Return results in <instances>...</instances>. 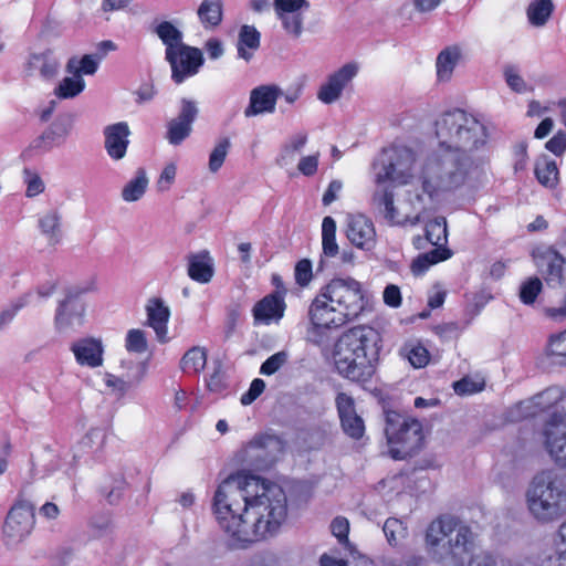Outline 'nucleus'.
Instances as JSON below:
<instances>
[{"label":"nucleus","mask_w":566,"mask_h":566,"mask_svg":"<svg viewBox=\"0 0 566 566\" xmlns=\"http://www.w3.org/2000/svg\"><path fill=\"white\" fill-rule=\"evenodd\" d=\"M212 511L228 546L243 549L279 531L287 515V499L276 483L237 473L217 488Z\"/></svg>","instance_id":"obj_1"},{"label":"nucleus","mask_w":566,"mask_h":566,"mask_svg":"<svg viewBox=\"0 0 566 566\" xmlns=\"http://www.w3.org/2000/svg\"><path fill=\"white\" fill-rule=\"evenodd\" d=\"M381 336L373 327L356 326L345 332L334 350L335 368L343 378L368 389L376 374Z\"/></svg>","instance_id":"obj_2"},{"label":"nucleus","mask_w":566,"mask_h":566,"mask_svg":"<svg viewBox=\"0 0 566 566\" xmlns=\"http://www.w3.org/2000/svg\"><path fill=\"white\" fill-rule=\"evenodd\" d=\"M462 148L438 149L428 157L422 171V188L432 197L437 191H452L481 172V163Z\"/></svg>","instance_id":"obj_3"},{"label":"nucleus","mask_w":566,"mask_h":566,"mask_svg":"<svg viewBox=\"0 0 566 566\" xmlns=\"http://www.w3.org/2000/svg\"><path fill=\"white\" fill-rule=\"evenodd\" d=\"M471 527L451 515L433 520L426 532V547L431 558L442 566H464L475 548Z\"/></svg>","instance_id":"obj_4"},{"label":"nucleus","mask_w":566,"mask_h":566,"mask_svg":"<svg viewBox=\"0 0 566 566\" xmlns=\"http://www.w3.org/2000/svg\"><path fill=\"white\" fill-rule=\"evenodd\" d=\"M439 147L473 151L486 144L485 126L472 114L455 108L444 112L434 123Z\"/></svg>","instance_id":"obj_5"},{"label":"nucleus","mask_w":566,"mask_h":566,"mask_svg":"<svg viewBox=\"0 0 566 566\" xmlns=\"http://www.w3.org/2000/svg\"><path fill=\"white\" fill-rule=\"evenodd\" d=\"M528 509L542 523L566 515V473L549 469L536 474L528 495Z\"/></svg>","instance_id":"obj_6"},{"label":"nucleus","mask_w":566,"mask_h":566,"mask_svg":"<svg viewBox=\"0 0 566 566\" xmlns=\"http://www.w3.org/2000/svg\"><path fill=\"white\" fill-rule=\"evenodd\" d=\"M386 416L385 434L388 443L397 446L391 449L395 459H405L417 453L423 446L422 424L418 419L403 417L391 410H384Z\"/></svg>","instance_id":"obj_7"},{"label":"nucleus","mask_w":566,"mask_h":566,"mask_svg":"<svg viewBox=\"0 0 566 566\" xmlns=\"http://www.w3.org/2000/svg\"><path fill=\"white\" fill-rule=\"evenodd\" d=\"M322 296L334 304L346 323L357 318L368 305L361 283L352 276L332 279L322 286Z\"/></svg>","instance_id":"obj_8"},{"label":"nucleus","mask_w":566,"mask_h":566,"mask_svg":"<svg viewBox=\"0 0 566 566\" xmlns=\"http://www.w3.org/2000/svg\"><path fill=\"white\" fill-rule=\"evenodd\" d=\"M415 153L406 146H391L384 148L374 164L376 182L387 181L406 185L412 177Z\"/></svg>","instance_id":"obj_9"},{"label":"nucleus","mask_w":566,"mask_h":566,"mask_svg":"<svg viewBox=\"0 0 566 566\" xmlns=\"http://www.w3.org/2000/svg\"><path fill=\"white\" fill-rule=\"evenodd\" d=\"M34 504L25 489H21L10 507L2 527L7 544H15L28 537L35 524Z\"/></svg>","instance_id":"obj_10"},{"label":"nucleus","mask_w":566,"mask_h":566,"mask_svg":"<svg viewBox=\"0 0 566 566\" xmlns=\"http://www.w3.org/2000/svg\"><path fill=\"white\" fill-rule=\"evenodd\" d=\"M333 305L329 300L322 296V289L310 305L308 318L312 326L307 331V338L315 345H324L328 340V331L346 324Z\"/></svg>","instance_id":"obj_11"},{"label":"nucleus","mask_w":566,"mask_h":566,"mask_svg":"<svg viewBox=\"0 0 566 566\" xmlns=\"http://www.w3.org/2000/svg\"><path fill=\"white\" fill-rule=\"evenodd\" d=\"M94 283H87L85 286L73 285L64 290V297L59 301L54 316V325L59 332H64L84 322L85 304L82 295L94 291Z\"/></svg>","instance_id":"obj_12"},{"label":"nucleus","mask_w":566,"mask_h":566,"mask_svg":"<svg viewBox=\"0 0 566 566\" xmlns=\"http://www.w3.org/2000/svg\"><path fill=\"white\" fill-rule=\"evenodd\" d=\"M286 442L273 433L255 436L245 447V461L255 470L270 469L284 452Z\"/></svg>","instance_id":"obj_13"},{"label":"nucleus","mask_w":566,"mask_h":566,"mask_svg":"<svg viewBox=\"0 0 566 566\" xmlns=\"http://www.w3.org/2000/svg\"><path fill=\"white\" fill-rule=\"evenodd\" d=\"M544 444L556 465L566 469V415L554 412L544 426Z\"/></svg>","instance_id":"obj_14"},{"label":"nucleus","mask_w":566,"mask_h":566,"mask_svg":"<svg viewBox=\"0 0 566 566\" xmlns=\"http://www.w3.org/2000/svg\"><path fill=\"white\" fill-rule=\"evenodd\" d=\"M199 115L197 103L189 98L180 99L179 113L167 122L166 139L172 146L181 145L191 134L192 125Z\"/></svg>","instance_id":"obj_15"},{"label":"nucleus","mask_w":566,"mask_h":566,"mask_svg":"<svg viewBox=\"0 0 566 566\" xmlns=\"http://www.w3.org/2000/svg\"><path fill=\"white\" fill-rule=\"evenodd\" d=\"M166 61L171 67V80L176 84H181L186 78L196 75L205 63L201 50L190 45L182 46Z\"/></svg>","instance_id":"obj_16"},{"label":"nucleus","mask_w":566,"mask_h":566,"mask_svg":"<svg viewBox=\"0 0 566 566\" xmlns=\"http://www.w3.org/2000/svg\"><path fill=\"white\" fill-rule=\"evenodd\" d=\"M533 259L539 273L549 287H560L564 283L565 259L553 248H538L533 251Z\"/></svg>","instance_id":"obj_17"},{"label":"nucleus","mask_w":566,"mask_h":566,"mask_svg":"<svg viewBox=\"0 0 566 566\" xmlns=\"http://www.w3.org/2000/svg\"><path fill=\"white\" fill-rule=\"evenodd\" d=\"M335 405L343 431L352 439H360L365 433V423L356 412L354 398L346 392H339Z\"/></svg>","instance_id":"obj_18"},{"label":"nucleus","mask_w":566,"mask_h":566,"mask_svg":"<svg viewBox=\"0 0 566 566\" xmlns=\"http://www.w3.org/2000/svg\"><path fill=\"white\" fill-rule=\"evenodd\" d=\"M358 66L355 63H347L328 76L317 93V97L324 104L336 102L346 85L356 76Z\"/></svg>","instance_id":"obj_19"},{"label":"nucleus","mask_w":566,"mask_h":566,"mask_svg":"<svg viewBox=\"0 0 566 566\" xmlns=\"http://www.w3.org/2000/svg\"><path fill=\"white\" fill-rule=\"evenodd\" d=\"M346 235L352 244L361 250L369 251L376 243L375 227L364 214L348 216Z\"/></svg>","instance_id":"obj_20"},{"label":"nucleus","mask_w":566,"mask_h":566,"mask_svg":"<svg viewBox=\"0 0 566 566\" xmlns=\"http://www.w3.org/2000/svg\"><path fill=\"white\" fill-rule=\"evenodd\" d=\"M283 95L276 85H260L250 92L249 105L244 109L245 117H252L275 111L276 101Z\"/></svg>","instance_id":"obj_21"},{"label":"nucleus","mask_w":566,"mask_h":566,"mask_svg":"<svg viewBox=\"0 0 566 566\" xmlns=\"http://www.w3.org/2000/svg\"><path fill=\"white\" fill-rule=\"evenodd\" d=\"M104 148L113 160H120L126 156L129 145L130 129L126 122H118L104 127Z\"/></svg>","instance_id":"obj_22"},{"label":"nucleus","mask_w":566,"mask_h":566,"mask_svg":"<svg viewBox=\"0 0 566 566\" xmlns=\"http://www.w3.org/2000/svg\"><path fill=\"white\" fill-rule=\"evenodd\" d=\"M285 294L286 290H283V292H273L256 302L252 308L255 324L279 322L283 317L286 307L284 302Z\"/></svg>","instance_id":"obj_23"},{"label":"nucleus","mask_w":566,"mask_h":566,"mask_svg":"<svg viewBox=\"0 0 566 566\" xmlns=\"http://www.w3.org/2000/svg\"><path fill=\"white\" fill-rule=\"evenodd\" d=\"M72 128L69 117H57L36 139L33 140L31 147L42 153L59 147L66 140Z\"/></svg>","instance_id":"obj_24"},{"label":"nucleus","mask_w":566,"mask_h":566,"mask_svg":"<svg viewBox=\"0 0 566 566\" xmlns=\"http://www.w3.org/2000/svg\"><path fill=\"white\" fill-rule=\"evenodd\" d=\"M147 325L155 331L157 340L161 344L167 343V324L170 317V310L161 298H150L146 305Z\"/></svg>","instance_id":"obj_25"},{"label":"nucleus","mask_w":566,"mask_h":566,"mask_svg":"<svg viewBox=\"0 0 566 566\" xmlns=\"http://www.w3.org/2000/svg\"><path fill=\"white\" fill-rule=\"evenodd\" d=\"M60 69V62L51 50L33 53L29 56L24 73L25 76L39 74L44 80L53 78Z\"/></svg>","instance_id":"obj_26"},{"label":"nucleus","mask_w":566,"mask_h":566,"mask_svg":"<svg viewBox=\"0 0 566 566\" xmlns=\"http://www.w3.org/2000/svg\"><path fill=\"white\" fill-rule=\"evenodd\" d=\"M71 349L80 365L97 367L103 363V346L98 339H80L72 345Z\"/></svg>","instance_id":"obj_27"},{"label":"nucleus","mask_w":566,"mask_h":566,"mask_svg":"<svg viewBox=\"0 0 566 566\" xmlns=\"http://www.w3.org/2000/svg\"><path fill=\"white\" fill-rule=\"evenodd\" d=\"M373 202L390 224H406L409 222L410 224L415 226L420 221L419 216H416L413 218L407 217L402 221L397 219L398 211L394 205V192L390 189L386 188L376 191L373 196Z\"/></svg>","instance_id":"obj_28"},{"label":"nucleus","mask_w":566,"mask_h":566,"mask_svg":"<svg viewBox=\"0 0 566 566\" xmlns=\"http://www.w3.org/2000/svg\"><path fill=\"white\" fill-rule=\"evenodd\" d=\"M188 275L191 280L206 284L211 281L214 268L208 251H201L188 256Z\"/></svg>","instance_id":"obj_29"},{"label":"nucleus","mask_w":566,"mask_h":566,"mask_svg":"<svg viewBox=\"0 0 566 566\" xmlns=\"http://www.w3.org/2000/svg\"><path fill=\"white\" fill-rule=\"evenodd\" d=\"M66 72L73 74L72 77H64L54 93L59 98H73L81 94L85 88V82L77 72V60L72 57L66 64Z\"/></svg>","instance_id":"obj_30"},{"label":"nucleus","mask_w":566,"mask_h":566,"mask_svg":"<svg viewBox=\"0 0 566 566\" xmlns=\"http://www.w3.org/2000/svg\"><path fill=\"white\" fill-rule=\"evenodd\" d=\"M154 33L161 40L166 46L165 59L171 56L174 53L181 50L182 46H188L182 42V32L175 27L170 21H163L154 29Z\"/></svg>","instance_id":"obj_31"},{"label":"nucleus","mask_w":566,"mask_h":566,"mask_svg":"<svg viewBox=\"0 0 566 566\" xmlns=\"http://www.w3.org/2000/svg\"><path fill=\"white\" fill-rule=\"evenodd\" d=\"M261 34L253 25L244 24L239 31L238 56L249 62L253 52L260 48Z\"/></svg>","instance_id":"obj_32"},{"label":"nucleus","mask_w":566,"mask_h":566,"mask_svg":"<svg viewBox=\"0 0 566 566\" xmlns=\"http://www.w3.org/2000/svg\"><path fill=\"white\" fill-rule=\"evenodd\" d=\"M451 255L452 251L448 248H434L418 255L411 263V271L415 275H422L431 265L446 261Z\"/></svg>","instance_id":"obj_33"},{"label":"nucleus","mask_w":566,"mask_h":566,"mask_svg":"<svg viewBox=\"0 0 566 566\" xmlns=\"http://www.w3.org/2000/svg\"><path fill=\"white\" fill-rule=\"evenodd\" d=\"M197 14L205 29L217 28L222 21V0H203Z\"/></svg>","instance_id":"obj_34"},{"label":"nucleus","mask_w":566,"mask_h":566,"mask_svg":"<svg viewBox=\"0 0 566 566\" xmlns=\"http://www.w3.org/2000/svg\"><path fill=\"white\" fill-rule=\"evenodd\" d=\"M535 177L537 181L546 187L554 188L558 181V168L554 160L548 159L547 156H542L535 163Z\"/></svg>","instance_id":"obj_35"},{"label":"nucleus","mask_w":566,"mask_h":566,"mask_svg":"<svg viewBox=\"0 0 566 566\" xmlns=\"http://www.w3.org/2000/svg\"><path fill=\"white\" fill-rule=\"evenodd\" d=\"M39 228L48 238L50 245L61 241V216L56 210H51L39 219Z\"/></svg>","instance_id":"obj_36"},{"label":"nucleus","mask_w":566,"mask_h":566,"mask_svg":"<svg viewBox=\"0 0 566 566\" xmlns=\"http://www.w3.org/2000/svg\"><path fill=\"white\" fill-rule=\"evenodd\" d=\"M460 50L457 46H449L442 50L437 57V75L439 80H449L458 61Z\"/></svg>","instance_id":"obj_37"},{"label":"nucleus","mask_w":566,"mask_h":566,"mask_svg":"<svg viewBox=\"0 0 566 566\" xmlns=\"http://www.w3.org/2000/svg\"><path fill=\"white\" fill-rule=\"evenodd\" d=\"M148 186V178L146 171L139 168L136 176L129 180L122 189V198L126 202H134L139 200L146 192Z\"/></svg>","instance_id":"obj_38"},{"label":"nucleus","mask_w":566,"mask_h":566,"mask_svg":"<svg viewBox=\"0 0 566 566\" xmlns=\"http://www.w3.org/2000/svg\"><path fill=\"white\" fill-rule=\"evenodd\" d=\"M426 240L436 248H447L448 230L444 217H437L426 224Z\"/></svg>","instance_id":"obj_39"},{"label":"nucleus","mask_w":566,"mask_h":566,"mask_svg":"<svg viewBox=\"0 0 566 566\" xmlns=\"http://www.w3.org/2000/svg\"><path fill=\"white\" fill-rule=\"evenodd\" d=\"M322 247L326 256L333 258L338 253V244L336 242V222L327 216L322 222Z\"/></svg>","instance_id":"obj_40"},{"label":"nucleus","mask_w":566,"mask_h":566,"mask_svg":"<svg viewBox=\"0 0 566 566\" xmlns=\"http://www.w3.org/2000/svg\"><path fill=\"white\" fill-rule=\"evenodd\" d=\"M554 10L552 0H535L527 8V17L531 24L543 27Z\"/></svg>","instance_id":"obj_41"},{"label":"nucleus","mask_w":566,"mask_h":566,"mask_svg":"<svg viewBox=\"0 0 566 566\" xmlns=\"http://www.w3.org/2000/svg\"><path fill=\"white\" fill-rule=\"evenodd\" d=\"M207 361V353L203 348L192 347L185 353L180 360V368L185 373H199L201 371Z\"/></svg>","instance_id":"obj_42"},{"label":"nucleus","mask_w":566,"mask_h":566,"mask_svg":"<svg viewBox=\"0 0 566 566\" xmlns=\"http://www.w3.org/2000/svg\"><path fill=\"white\" fill-rule=\"evenodd\" d=\"M503 76L507 86L517 94L533 91V87L520 75V70L514 64L504 65Z\"/></svg>","instance_id":"obj_43"},{"label":"nucleus","mask_w":566,"mask_h":566,"mask_svg":"<svg viewBox=\"0 0 566 566\" xmlns=\"http://www.w3.org/2000/svg\"><path fill=\"white\" fill-rule=\"evenodd\" d=\"M382 531L391 546H397L408 533L406 524L396 517L387 518L382 526Z\"/></svg>","instance_id":"obj_44"},{"label":"nucleus","mask_w":566,"mask_h":566,"mask_svg":"<svg viewBox=\"0 0 566 566\" xmlns=\"http://www.w3.org/2000/svg\"><path fill=\"white\" fill-rule=\"evenodd\" d=\"M230 147L231 142L228 137L219 139L209 156V170L211 172H217L222 167Z\"/></svg>","instance_id":"obj_45"},{"label":"nucleus","mask_w":566,"mask_h":566,"mask_svg":"<svg viewBox=\"0 0 566 566\" xmlns=\"http://www.w3.org/2000/svg\"><path fill=\"white\" fill-rule=\"evenodd\" d=\"M282 21L283 29L293 38L297 39L303 32V15L300 11L294 13L284 12L283 14H276Z\"/></svg>","instance_id":"obj_46"},{"label":"nucleus","mask_w":566,"mask_h":566,"mask_svg":"<svg viewBox=\"0 0 566 566\" xmlns=\"http://www.w3.org/2000/svg\"><path fill=\"white\" fill-rule=\"evenodd\" d=\"M125 347L127 352L135 354H143L148 348L146 334L143 329L133 328L127 332L125 339Z\"/></svg>","instance_id":"obj_47"},{"label":"nucleus","mask_w":566,"mask_h":566,"mask_svg":"<svg viewBox=\"0 0 566 566\" xmlns=\"http://www.w3.org/2000/svg\"><path fill=\"white\" fill-rule=\"evenodd\" d=\"M543 287L542 281L534 276L522 283L520 289V298L525 305H531L536 301Z\"/></svg>","instance_id":"obj_48"},{"label":"nucleus","mask_w":566,"mask_h":566,"mask_svg":"<svg viewBox=\"0 0 566 566\" xmlns=\"http://www.w3.org/2000/svg\"><path fill=\"white\" fill-rule=\"evenodd\" d=\"M31 296L32 294L30 292L24 293L0 312V329L8 325L14 318L15 314L30 303Z\"/></svg>","instance_id":"obj_49"},{"label":"nucleus","mask_w":566,"mask_h":566,"mask_svg":"<svg viewBox=\"0 0 566 566\" xmlns=\"http://www.w3.org/2000/svg\"><path fill=\"white\" fill-rule=\"evenodd\" d=\"M403 350L406 352V358L415 368H422L429 363L430 354L421 344L406 346Z\"/></svg>","instance_id":"obj_50"},{"label":"nucleus","mask_w":566,"mask_h":566,"mask_svg":"<svg viewBox=\"0 0 566 566\" xmlns=\"http://www.w3.org/2000/svg\"><path fill=\"white\" fill-rule=\"evenodd\" d=\"M289 355L281 350L270 356L260 367V374L271 376L280 370L287 361Z\"/></svg>","instance_id":"obj_51"},{"label":"nucleus","mask_w":566,"mask_h":566,"mask_svg":"<svg viewBox=\"0 0 566 566\" xmlns=\"http://www.w3.org/2000/svg\"><path fill=\"white\" fill-rule=\"evenodd\" d=\"M294 276L300 286H306L313 277L312 262L308 259L300 260L295 265Z\"/></svg>","instance_id":"obj_52"},{"label":"nucleus","mask_w":566,"mask_h":566,"mask_svg":"<svg viewBox=\"0 0 566 566\" xmlns=\"http://www.w3.org/2000/svg\"><path fill=\"white\" fill-rule=\"evenodd\" d=\"M273 7L276 14H282L284 12L294 13L302 9H308L310 2L307 0H274Z\"/></svg>","instance_id":"obj_53"},{"label":"nucleus","mask_w":566,"mask_h":566,"mask_svg":"<svg viewBox=\"0 0 566 566\" xmlns=\"http://www.w3.org/2000/svg\"><path fill=\"white\" fill-rule=\"evenodd\" d=\"M106 439V433L103 429H91L81 440V446L90 449H99L103 447Z\"/></svg>","instance_id":"obj_54"},{"label":"nucleus","mask_w":566,"mask_h":566,"mask_svg":"<svg viewBox=\"0 0 566 566\" xmlns=\"http://www.w3.org/2000/svg\"><path fill=\"white\" fill-rule=\"evenodd\" d=\"M207 386L210 391L216 394H221L228 388L226 373L222 371L220 364L216 367L214 371L209 376L207 380Z\"/></svg>","instance_id":"obj_55"},{"label":"nucleus","mask_w":566,"mask_h":566,"mask_svg":"<svg viewBox=\"0 0 566 566\" xmlns=\"http://www.w3.org/2000/svg\"><path fill=\"white\" fill-rule=\"evenodd\" d=\"M547 354L566 358V329L557 335L551 336Z\"/></svg>","instance_id":"obj_56"},{"label":"nucleus","mask_w":566,"mask_h":566,"mask_svg":"<svg viewBox=\"0 0 566 566\" xmlns=\"http://www.w3.org/2000/svg\"><path fill=\"white\" fill-rule=\"evenodd\" d=\"M331 531L340 544L348 543L349 522L343 516L335 517L331 523Z\"/></svg>","instance_id":"obj_57"},{"label":"nucleus","mask_w":566,"mask_h":566,"mask_svg":"<svg viewBox=\"0 0 566 566\" xmlns=\"http://www.w3.org/2000/svg\"><path fill=\"white\" fill-rule=\"evenodd\" d=\"M307 142L306 134H298L292 137L291 142L283 147L282 155L277 159V163L281 164L286 159V157L291 156L295 151H300Z\"/></svg>","instance_id":"obj_58"},{"label":"nucleus","mask_w":566,"mask_h":566,"mask_svg":"<svg viewBox=\"0 0 566 566\" xmlns=\"http://www.w3.org/2000/svg\"><path fill=\"white\" fill-rule=\"evenodd\" d=\"M264 389L265 382L260 378H255L252 380L249 390L241 396L240 402L243 406L251 405L264 391Z\"/></svg>","instance_id":"obj_59"},{"label":"nucleus","mask_w":566,"mask_h":566,"mask_svg":"<svg viewBox=\"0 0 566 566\" xmlns=\"http://www.w3.org/2000/svg\"><path fill=\"white\" fill-rule=\"evenodd\" d=\"M545 148L554 154L560 156L566 150V133L558 130L546 144Z\"/></svg>","instance_id":"obj_60"},{"label":"nucleus","mask_w":566,"mask_h":566,"mask_svg":"<svg viewBox=\"0 0 566 566\" xmlns=\"http://www.w3.org/2000/svg\"><path fill=\"white\" fill-rule=\"evenodd\" d=\"M126 488V482L123 478L115 479L113 484L103 490L107 501L109 504H115L119 501L123 495V492Z\"/></svg>","instance_id":"obj_61"},{"label":"nucleus","mask_w":566,"mask_h":566,"mask_svg":"<svg viewBox=\"0 0 566 566\" xmlns=\"http://www.w3.org/2000/svg\"><path fill=\"white\" fill-rule=\"evenodd\" d=\"M528 155L527 143L522 140L514 146V170L522 171L526 168Z\"/></svg>","instance_id":"obj_62"},{"label":"nucleus","mask_w":566,"mask_h":566,"mask_svg":"<svg viewBox=\"0 0 566 566\" xmlns=\"http://www.w3.org/2000/svg\"><path fill=\"white\" fill-rule=\"evenodd\" d=\"M317 166H318V154L302 157L297 165V169L304 176L310 177V176H313L317 171Z\"/></svg>","instance_id":"obj_63"},{"label":"nucleus","mask_w":566,"mask_h":566,"mask_svg":"<svg viewBox=\"0 0 566 566\" xmlns=\"http://www.w3.org/2000/svg\"><path fill=\"white\" fill-rule=\"evenodd\" d=\"M98 69V59H94L93 55L86 54L81 61H77L78 74L93 75Z\"/></svg>","instance_id":"obj_64"}]
</instances>
